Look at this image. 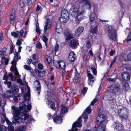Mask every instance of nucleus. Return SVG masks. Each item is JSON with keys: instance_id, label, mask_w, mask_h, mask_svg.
Segmentation results:
<instances>
[{"instance_id": "56", "label": "nucleus", "mask_w": 131, "mask_h": 131, "mask_svg": "<svg viewBox=\"0 0 131 131\" xmlns=\"http://www.w3.org/2000/svg\"><path fill=\"white\" fill-rule=\"evenodd\" d=\"M36 31L37 32V34H40V30L39 29V28L37 26V24L36 25Z\"/></svg>"}, {"instance_id": "28", "label": "nucleus", "mask_w": 131, "mask_h": 131, "mask_svg": "<svg viewBox=\"0 0 131 131\" xmlns=\"http://www.w3.org/2000/svg\"><path fill=\"white\" fill-rule=\"evenodd\" d=\"M62 31L61 28L60 24L58 23L57 24L56 27V31L58 33H59Z\"/></svg>"}, {"instance_id": "25", "label": "nucleus", "mask_w": 131, "mask_h": 131, "mask_svg": "<svg viewBox=\"0 0 131 131\" xmlns=\"http://www.w3.org/2000/svg\"><path fill=\"white\" fill-rule=\"evenodd\" d=\"M82 118L81 116H80L78 119L77 121L75 122L73 124H74V126L77 127H80L81 126L80 125V123L81 122V119Z\"/></svg>"}, {"instance_id": "13", "label": "nucleus", "mask_w": 131, "mask_h": 131, "mask_svg": "<svg viewBox=\"0 0 131 131\" xmlns=\"http://www.w3.org/2000/svg\"><path fill=\"white\" fill-rule=\"evenodd\" d=\"M52 25V23L51 20L50 19H47L44 27V32H46L47 29H50Z\"/></svg>"}, {"instance_id": "6", "label": "nucleus", "mask_w": 131, "mask_h": 131, "mask_svg": "<svg viewBox=\"0 0 131 131\" xmlns=\"http://www.w3.org/2000/svg\"><path fill=\"white\" fill-rule=\"evenodd\" d=\"M118 114L120 117L124 119L127 118L128 115L127 110L126 108L124 107L118 110Z\"/></svg>"}, {"instance_id": "46", "label": "nucleus", "mask_w": 131, "mask_h": 131, "mask_svg": "<svg viewBox=\"0 0 131 131\" xmlns=\"http://www.w3.org/2000/svg\"><path fill=\"white\" fill-rule=\"evenodd\" d=\"M21 104H24V102H23L22 103H21L20 104V105ZM25 105H26L25 104ZM31 105L30 104H28L27 106H26V107H27V109L28 110H31ZM26 108V107H25V108H24V109H23V110L24 109H25Z\"/></svg>"}, {"instance_id": "61", "label": "nucleus", "mask_w": 131, "mask_h": 131, "mask_svg": "<svg viewBox=\"0 0 131 131\" xmlns=\"http://www.w3.org/2000/svg\"><path fill=\"white\" fill-rule=\"evenodd\" d=\"M67 14H64V15H62L61 16H62L63 17H64L66 19H67V20H68L69 19V14H68V15H67Z\"/></svg>"}, {"instance_id": "48", "label": "nucleus", "mask_w": 131, "mask_h": 131, "mask_svg": "<svg viewBox=\"0 0 131 131\" xmlns=\"http://www.w3.org/2000/svg\"><path fill=\"white\" fill-rule=\"evenodd\" d=\"M54 52L56 54V52L58 51L59 48V45L57 43H56L55 46Z\"/></svg>"}, {"instance_id": "29", "label": "nucleus", "mask_w": 131, "mask_h": 131, "mask_svg": "<svg viewBox=\"0 0 131 131\" xmlns=\"http://www.w3.org/2000/svg\"><path fill=\"white\" fill-rule=\"evenodd\" d=\"M27 110L26 109H25L24 111L22 112L23 114V115L24 116V120H26L27 118H28L29 116L28 114H27Z\"/></svg>"}, {"instance_id": "58", "label": "nucleus", "mask_w": 131, "mask_h": 131, "mask_svg": "<svg viewBox=\"0 0 131 131\" xmlns=\"http://www.w3.org/2000/svg\"><path fill=\"white\" fill-rule=\"evenodd\" d=\"M107 80L108 81H111L112 82H114L116 80V78H109L107 79Z\"/></svg>"}, {"instance_id": "55", "label": "nucleus", "mask_w": 131, "mask_h": 131, "mask_svg": "<svg viewBox=\"0 0 131 131\" xmlns=\"http://www.w3.org/2000/svg\"><path fill=\"white\" fill-rule=\"evenodd\" d=\"M12 65L13 66L12 67V69H10V70L12 71H13V70L15 71L17 70L16 67V65Z\"/></svg>"}, {"instance_id": "51", "label": "nucleus", "mask_w": 131, "mask_h": 131, "mask_svg": "<svg viewBox=\"0 0 131 131\" xmlns=\"http://www.w3.org/2000/svg\"><path fill=\"white\" fill-rule=\"evenodd\" d=\"M19 6L21 8H22L24 6V3L22 0H20L19 2Z\"/></svg>"}, {"instance_id": "15", "label": "nucleus", "mask_w": 131, "mask_h": 131, "mask_svg": "<svg viewBox=\"0 0 131 131\" xmlns=\"http://www.w3.org/2000/svg\"><path fill=\"white\" fill-rule=\"evenodd\" d=\"M78 44V41L74 39L71 40L69 44L70 47L75 49L77 48V45Z\"/></svg>"}, {"instance_id": "5", "label": "nucleus", "mask_w": 131, "mask_h": 131, "mask_svg": "<svg viewBox=\"0 0 131 131\" xmlns=\"http://www.w3.org/2000/svg\"><path fill=\"white\" fill-rule=\"evenodd\" d=\"M109 88L111 93L116 95L120 92L121 90V86L119 84H113Z\"/></svg>"}, {"instance_id": "37", "label": "nucleus", "mask_w": 131, "mask_h": 131, "mask_svg": "<svg viewBox=\"0 0 131 131\" xmlns=\"http://www.w3.org/2000/svg\"><path fill=\"white\" fill-rule=\"evenodd\" d=\"M91 70L94 75H96L97 74L96 67H94L92 66L91 67Z\"/></svg>"}, {"instance_id": "8", "label": "nucleus", "mask_w": 131, "mask_h": 131, "mask_svg": "<svg viewBox=\"0 0 131 131\" xmlns=\"http://www.w3.org/2000/svg\"><path fill=\"white\" fill-rule=\"evenodd\" d=\"M15 10L14 9H12L10 12L9 16L10 22L12 24H13L15 21Z\"/></svg>"}, {"instance_id": "22", "label": "nucleus", "mask_w": 131, "mask_h": 131, "mask_svg": "<svg viewBox=\"0 0 131 131\" xmlns=\"http://www.w3.org/2000/svg\"><path fill=\"white\" fill-rule=\"evenodd\" d=\"M47 104L49 107L51 108L53 110H55L56 107L55 106L54 103V102L48 100Z\"/></svg>"}, {"instance_id": "49", "label": "nucleus", "mask_w": 131, "mask_h": 131, "mask_svg": "<svg viewBox=\"0 0 131 131\" xmlns=\"http://www.w3.org/2000/svg\"><path fill=\"white\" fill-rule=\"evenodd\" d=\"M82 116L83 117L84 121H86V119H87L88 118V115L87 114H86L85 113H83V114L82 115Z\"/></svg>"}, {"instance_id": "4", "label": "nucleus", "mask_w": 131, "mask_h": 131, "mask_svg": "<svg viewBox=\"0 0 131 131\" xmlns=\"http://www.w3.org/2000/svg\"><path fill=\"white\" fill-rule=\"evenodd\" d=\"M108 36L109 39L112 41L117 40L116 30L113 27L109 26L107 29Z\"/></svg>"}, {"instance_id": "30", "label": "nucleus", "mask_w": 131, "mask_h": 131, "mask_svg": "<svg viewBox=\"0 0 131 131\" xmlns=\"http://www.w3.org/2000/svg\"><path fill=\"white\" fill-rule=\"evenodd\" d=\"M97 25V26L96 27L95 26H91V27H91V32L93 34H96Z\"/></svg>"}, {"instance_id": "27", "label": "nucleus", "mask_w": 131, "mask_h": 131, "mask_svg": "<svg viewBox=\"0 0 131 131\" xmlns=\"http://www.w3.org/2000/svg\"><path fill=\"white\" fill-rule=\"evenodd\" d=\"M25 126H17L15 128V131H25Z\"/></svg>"}, {"instance_id": "36", "label": "nucleus", "mask_w": 131, "mask_h": 131, "mask_svg": "<svg viewBox=\"0 0 131 131\" xmlns=\"http://www.w3.org/2000/svg\"><path fill=\"white\" fill-rule=\"evenodd\" d=\"M4 84L6 85L8 88H10L11 86V82L10 81H9L8 80L4 81Z\"/></svg>"}, {"instance_id": "52", "label": "nucleus", "mask_w": 131, "mask_h": 131, "mask_svg": "<svg viewBox=\"0 0 131 131\" xmlns=\"http://www.w3.org/2000/svg\"><path fill=\"white\" fill-rule=\"evenodd\" d=\"M87 88H83L82 92V93L84 95L86 94L87 90Z\"/></svg>"}, {"instance_id": "57", "label": "nucleus", "mask_w": 131, "mask_h": 131, "mask_svg": "<svg viewBox=\"0 0 131 131\" xmlns=\"http://www.w3.org/2000/svg\"><path fill=\"white\" fill-rule=\"evenodd\" d=\"M24 68L25 69L28 70H30V67L27 65H24Z\"/></svg>"}, {"instance_id": "21", "label": "nucleus", "mask_w": 131, "mask_h": 131, "mask_svg": "<svg viewBox=\"0 0 131 131\" xmlns=\"http://www.w3.org/2000/svg\"><path fill=\"white\" fill-rule=\"evenodd\" d=\"M84 28L83 27H80L77 29L75 30V35L78 36L83 31Z\"/></svg>"}, {"instance_id": "34", "label": "nucleus", "mask_w": 131, "mask_h": 131, "mask_svg": "<svg viewBox=\"0 0 131 131\" xmlns=\"http://www.w3.org/2000/svg\"><path fill=\"white\" fill-rule=\"evenodd\" d=\"M53 64L57 68L59 69L61 67L60 61L54 62L53 63Z\"/></svg>"}, {"instance_id": "41", "label": "nucleus", "mask_w": 131, "mask_h": 131, "mask_svg": "<svg viewBox=\"0 0 131 131\" xmlns=\"http://www.w3.org/2000/svg\"><path fill=\"white\" fill-rule=\"evenodd\" d=\"M30 96V94L29 93L26 94L23 96V98L25 101H26L27 100V99L26 97L28 98V99H29V97Z\"/></svg>"}, {"instance_id": "1", "label": "nucleus", "mask_w": 131, "mask_h": 131, "mask_svg": "<svg viewBox=\"0 0 131 131\" xmlns=\"http://www.w3.org/2000/svg\"><path fill=\"white\" fill-rule=\"evenodd\" d=\"M26 105L25 104H21L18 109L15 106H12V108L13 110V114L14 115L12 122L13 123L16 124L22 123L23 120L21 117L18 116L20 114V112L25 108Z\"/></svg>"}, {"instance_id": "23", "label": "nucleus", "mask_w": 131, "mask_h": 131, "mask_svg": "<svg viewBox=\"0 0 131 131\" xmlns=\"http://www.w3.org/2000/svg\"><path fill=\"white\" fill-rule=\"evenodd\" d=\"M53 119L54 122L57 124L61 123L62 120L61 117L59 116H56L55 117L53 118Z\"/></svg>"}, {"instance_id": "60", "label": "nucleus", "mask_w": 131, "mask_h": 131, "mask_svg": "<svg viewBox=\"0 0 131 131\" xmlns=\"http://www.w3.org/2000/svg\"><path fill=\"white\" fill-rule=\"evenodd\" d=\"M86 46L88 48H90L91 47V44L89 41H88L86 43Z\"/></svg>"}, {"instance_id": "64", "label": "nucleus", "mask_w": 131, "mask_h": 131, "mask_svg": "<svg viewBox=\"0 0 131 131\" xmlns=\"http://www.w3.org/2000/svg\"><path fill=\"white\" fill-rule=\"evenodd\" d=\"M77 127L74 126V124H73L72 125V129L73 131H77L78 130V129L76 128Z\"/></svg>"}, {"instance_id": "42", "label": "nucleus", "mask_w": 131, "mask_h": 131, "mask_svg": "<svg viewBox=\"0 0 131 131\" xmlns=\"http://www.w3.org/2000/svg\"><path fill=\"white\" fill-rule=\"evenodd\" d=\"M6 129V127L4 125H0V131H5Z\"/></svg>"}, {"instance_id": "43", "label": "nucleus", "mask_w": 131, "mask_h": 131, "mask_svg": "<svg viewBox=\"0 0 131 131\" xmlns=\"http://www.w3.org/2000/svg\"><path fill=\"white\" fill-rule=\"evenodd\" d=\"M45 57L46 60L48 63H49L51 61V59L49 56H46Z\"/></svg>"}, {"instance_id": "20", "label": "nucleus", "mask_w": 131, "mask_h": 131, "mask_svg": "<svg viewBox=\"0 0 131 131\" xmlns=\"http://www.w3.org/2000/svg\"><path fill=\"white\" fill-rule=\"evenodd\" d=\"M116 95L114 94L111 93H108L107 95V99L109 100L112 101L114 103L116 102V100L114 98V97Z\"/></svg>"}, {"instance_id": "32", "label": "nucleus", "mask_w": 131, "mask_h": 131, "mask_svg": "<svg viewBox=\"0 0 131 131\" xmlns=\"http://www.w3.org/2000/svg\"><path fill=\"white\" fill-rule=\"evenodd\" d=\"M1 62L3 64L5 63V64L6 65L8 64V60L7 58L6 59L5 57H3L1 59Z\"/></svg>"}, {"instance_id": "59", "label": "nucleus", "mask_w": 131, "mask_h": 131, "mask_svg": "<svg viewBox=\"0 0 131 131\" xmlns=\"http://www.w3.org/2000/svg\"><path fill=\"white\" fill-rule=\"evenodd\" d=\"M32 0H27V2L28 5H29V6L28 7V8H29L30 6H31L32 5Z\"/></svg>"}, {"instance_id": "54", "label": "nucleus", "mask_w": 131, "mask_h": 131, "mask_svg": "<svg viewBox=\"0 0 131 131\" xmlns=\"http://www.w3.org/2000/svg\"><path fill=\"white\" fill-rule=\"evenodd\" d=\"M127 40L128 42L131 41V32H129L128 36L127 37Z\"/></svg>"}, {"instance_id": "18", "label": "nucleus", "mask_w": 131, "mask_h": 131, "mask_svg": "<svg viewBox=\"0 0 131 131\" xmlns=\"http://www.w3.org/2000/svg\"><path fill=\"white\" fill-rule=\"evenodd\" d=\"M15 57L14 58L13 61L12 62V65H16V62L18 60V59H20L21 57L16 53L15 54Z\"/></svg>"}, {"instance_id": "33", "label": "nucleus", "mask_w": 131, "mask_h": 131, "mask_svg": "<svg viewBox=\"0 0 131 131\" xmlns=\"http://www.w3.org/2000/svg\"><path fill=\"white\" fill-rule=\"evenodd\" d=\"M91 105H90L84 111V113H86L87 114H90V113L91 111Z\"/></svg>"}, {"instance_id": "31", "label": "nucleus", "mask_w": 131, "mask_h": 131, "mask_svg": "<svg viewBox=\"0 0 131 131\" xmlns=\"http://www.w3.org/2000/svg\"><path fill=\"white\" fill-rule=\"evenodd\" d=\"M116 128L117 130L120 131L123 129V126L121 124L118 123L116 125Z\"/></svg>"}, {"instance_id": "62", "label": "nucleus", "mask_w": 131, "mask_h": 131, "mask_svg": "<svg viewBox=\"0 0 131 131\" xmlns=\"http://www.w3.org/2000/svg\"><path fill=\"white\" fill-rule=\"evenodd\" d=\"M42 40L45 42H46L47 41L48 39L45 36L43 35Z\"/></svg>"}, {"instance_id": "10", "label": "nucleus", "mask_w": 131, "mask_h": 131, "mask_svg": "<svg viewBox=\"0 0 131 131\" xmlns=\"http://www.w3.org/2000/svg\"><path fill=\"white\" fill-rule=\"evenodd\" d=\"M24 31L23 30H21L20 31H17L15 32H12L11 34L15 38L18 37L19 38H20L22 37Z\"/></svg>"}, {"instance_id": "39", "label": "nucleus", "mask_w": 131, "mask_h": 131, "mask_svg": "<svg viewBox=\"0 0 131 131\" xmlns=\"http://www.w3.org/2000/svg\"><path fill=\"white\" fill-rule=\"evenodd\" d=\"M123 87L124 90H126L128 89L129 88V85L127 83H125L123 86Z\"/></svg>"}, {"instance_id": "47", "label": "nucleus", "mask_w": 131, "mask_h": 131, "mask_svg": "<svg viewBox=\"0 0 131 131\" xmlns=\"http://www.w3.org/2000/svg\"><path fill=\"white\" fill-rule=\"evenodd\" d=\"M8 77L6 73H5L3 78V79L5 81L8 80Z\"/></svg>"}, {"instance_id": "2", "label": "nucleus", "mask_w": 131, "mask_h": 131, "mask_svg": "<svg viewBox=\"0 0 131 131\" xmlns=\"http://www.w3.org/2000/svg\"><path fill=\"white\" fill-rule=\"evenodd\" d=\"M96 123L99 125L97 127L98 131L101 129V131H104L108 122L105 116L102 114H99L96 117Z\"/></svg>"}, {"instance_id": "26", "label": "nucleus", "mask_w": 131, "mask_h": 131, "mask_svg": "<svg viewBox=\"0 0 131 131\" xmlns=\"http://www.w3.org/2000/svg\"><path fill=\"white\" fill-rule=\"evenodd\" d=\"M75 70V75L74 77L75 82L76 83L78 82L80 80V78L79 76V73L77 72V71L76 69Z\"/></svg>"}, {"instance_id": "12", "label": "nucleus", "mask_w": 131, "mask_h": 131, "mask_svg": "<svg viewBox=\"0 0 131 131\" xmlns=\"http://www.w3.org/2000/svg\"><path fill=\"white\" fill-rule=\"evenodd\" d=\"M122 79L125 81H127L129 80L130 75L128 73L125 72L122 73L121 74Z\"/></svg>"}, {"instance_id": "63", "label": "nucleus", "mask_w": 131, "mask_h": 131, "mask_svg": "<svg viewBox=\"0 0 131 131\" xmlns=\"http://www.w3.org/2000/svg\"><path fill=\"white\" fill-rule=\"evenodd\" d=\"M127 60L131 61V52H130L127 56Z\"/></svg>"}, {"instance_id": "11", "label": "nucleus", "mask_w": 131, "mask_h": 131, "mask_svg": "<svg viewBox=\"0 0 131 131\" xmlns=\"http://www.w3.org/2000/svg\"><path fill=\"white\" fill-rule=\"evenodd\" d=\"M14 95L11 91L8 90L3 95V96L4 98L8 99L13 97Z\"/></svg>"}, {"instance_id": "9", "label": "nucleus", "mask_w": 131, "mask_h": 131, "mask_svg": "<svg viewBox=\"0 0 131 131\" xmlns=\"http://www.w3.org/2000/svg\"><path fill=\"white\" fill-rule=\"evenodd\" d=\"M89 22L91 26H95L96 27L97 26V23L96 22V20L95 17L94 16L91 15L89 16Z\"/></svg>"}, {"instance_id": "44", "label": "nucleus", "mask_w": 131, "mask_h": 131, "mask_svg": "<svg viewBox=\"0 0 131 131\" xmlns=\"http://www.w3.org/2000/svg\"><path fill=\"white\" fill-rule=\"evenodd\" d=\"M8 129V131H14V127L11 125H9Z\"/></svg>"}, {"instance_id": "17", "label": "nucleus", "mask_w": 131, "mask_h": 131, "mask_svg": "<svg viewBox=\"0 0 131 131\" xmlns=\"http://www.w3.org/2000/svg\"><path fill=\"white\" fill-rule=\"evenodd\" d=\"M35 83L36 85V90L38 91V95H39L40 93L41 90V85L40 83L38 80L35 81Z\"/></svg>"}, {"instance_id": "16", "label": "nucleus", "mask_w": 131, "mask_h": 131, "mask_svg": "<svg viewBox=\"0 0 131 131\" xmlns=\"http://www.w3.org/2000/svg\"><path fill=\"white\" fill-rule=\"evenodd\" d=\"M81 3H82L85 5V6L88 9H90L91 7L90 0H80Z\"/></svg>"}, {"instance_id": "7", "label": "nucleus", "mask_w": 131, "mask_h": 131, "mask_svg": "<svg viewBox=\"0 0 131 131\" xmlns=\"http://www.w3.org/2000/svg\"><path fill=\"white\" fill-rule=\"evenodd\" d=\"M64 34L65 36L66 40L67 41L73 38V35L72 34L71 31L68 29H65L64 31Z\"/></svg>"}, {"instance_id": "50", "label": "nucleus", "mask_w": 131, "mask_h": 131, "mask_svg": "<svg viewBox=\"0 0 131 131\" xmlns=\"http://www.w3.org/2000/svg\"><path fill=\"white\" fill-rule=\"evenodd\" d=\"M23 40L22 39H18L17 40L16 44L19 46H20L21 44V41Z\"/></svg>"}, {"instance_id": "35", "label": "nucleus", "mask_w": 131, "mask_h": 131, "mask_svg": "<svg viewBox=\"0 0 131 131\" xmlns=\"http://www.w3.org/2000/svg\"><path fill=\"white\" fill-rule=\"evenodd\" d=\"M61 108V112L62 113H65L67 112L68 110V108L63 105H62Z\"/></svg>"}, {"instance_id": "19", "label": "nucleus", "mask_w": 131, "mask_h": 131, "mask_svg": "<svg viewBox=\"0 0 131 131\" xmlns=\"http://www.w3.org/2000/svg\"><path fill=\"white\" fill-rule=\"evenodd\" d=\"M68 59L69 61L71 62H74L75 60V56L73 52L71 51L69 54Z\"/></svg>"}, {"instance_id": "24", "label": "nucleus", "mask_w": 131, "mask_h": 131, "mask_svg": "<svg viewBox=\"0 0 131 131\" xmlns=\"http://www.w3.org/2000/svg\"><path fill=\"white\" fill-rule=\"evenodd\" d=\"M11 89L13 93H16L18 92V86L15 85H13L11 86Z\"/></svg>"}, {"instance_id": "14", "label": "nucleus", "mask_w": 131, "mask_h": 131, "mask_svg": "<svg viewBox=\"0 0 131 131\" xmlns=\"http://www.w3.org/2000/svg\"><path fill=\"white\" fill-rule=\"evenodd\" d=\"M87 76L88 77V84L89 85H92L93 82L94 81V77L91 73H88Z\"/></svg>"}, {"instance_id": "40", "label": "nucleus", "mask_w": 131, "mask_h": 131, "mask_svg": "<svg viewBox=\"0 0 131 131\" xmlns=\"http://www.w3.org/2000/svg\"><path fill=\"white\" fill-rule=\"evenodd\" d=\"M60 63L61 64V67L60 68L63 70H65L66 67L65 63L63 61H60Z\"/></svg>"}, {"instance_id": "38", "label": "nucleus", "mask_w": 131, "mask_h": 131, "mask_svg": "<svg viewBox=\"0 0 131 131\" xmlns=\"http://www.w3.org/2000/svg\"><path fill=\"white\" fill-rule=\"evenodd\" d=\"M59 20L61 23H65L68 20H67L64 17H63L62 16L60 17L59 19Z\"/></svg>"}, {"instance_id": "45", "label": "nucleus", "mask_w": 131, "mask_h": 131, "mask_svg": "<svg viewBox=\"0 0 131 131\" xmlns=\"http://www.w3.org/2000/svg\"><path fill=\"white\" fill-rule=\"evenodd\" d=\"M68 11L66 10H62L61 12V16L64 15V14H67V15H68Z\"/></svg>"}, {"instance_id": "3", "label": "nucleus", "mask_w": 131, "mask_h": 131, "mask_svg": "<svg viewBox=\"0 0 131 131\" xmlns=\"http://www.w3.org/2000/svg\"><path fill=\"white\" fill-rule=\"evenodd\" d=\"M85 13L84 9L83 7L82 8L80 7L79 9L74 7L70 10V13L71 15L77 18L79 21L82 19L83 15Z\"/></svg>"}, {"instance_id": "53", "label": "nucleus", "mask_w": 131, "mask_h": 131, "mask_svg": "<svg viewBox=\"0 0 131 131\" xmlns=\"http://www.w3.org/2000/svg\"><path fill=\"white\" fill-rule=\"evenodd\" d=\"M98 100L96 99H94L91 102V104L90 105H91H91H93L96 102V101H97Z\"/></svg>"}]
</instances>
